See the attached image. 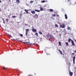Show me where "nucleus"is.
<instances>
[{
  "label": "nucleus",
  "instance_id": "obj_2",
  "mask_svg": "<svg viewBox=\"0 0 76 76\" xmlns=\"http://www.w3.org/2000/svg\"><path fill=\"white\" fill-rule=\"evenodd\" d=\"M66 26L64 24H62L61 25H60V27L62 28H64Z\"/></svg>",
  "mask_w": 76,
  "mask_h": 76
},
{
  "label": "nucleus",
  "instance_id": "obj_26",
  "mask_svg": "<svg viewBox=\"0 0 76 76\" xmlns=\"http://www.w3.org/2000/svg\"><path fill=\"white\" fill-rule=\"evenodd\" d=\"M58 44L59 45L61 46V42H58Z\"/></svg>",
  "mask_w": 76,
  "mask_h": 76
},
{
  "label": "nucleus",
  "instance_id": "obj_28",
  "mask_svg": "<svg viewBox=\"0 0 76 76\" xmlns=\"http://www.w3.org/2000/svg\"><path fill=\"white\" fill-rule=\"evenodd\" d=\"M6 21H8H8H9L8 19H7V18L6 19Z\"/></svg>",
  "mask_w": 76,
  "mask_h": 76
},
{
  "label": "nucleus",
  "instance_id": "obj_33",
  "mask_svg": "<svg viewBox=\"0 0 76 76\" xmlns=\"http://www.w3.org/2000/svg\"><path fill=\"white\" fill-rule=\"evenodd\" d=\"M20 36H21V37H23V34H20Z\"/></svg>",
  "mask_w": 76,
  "mask_h": 76
},
{
  "label": "nucleus",
  "instance_id": "obj_5",
  "mask_svg": "<svg viewBox=\"0 0 76 76\" xmlns=\"http://www.w3.org/2000/svg\"><path fill=\"white\" fill-rule=\"evenodd\" d=\"M47 37H50V38H54V37H53V36H52L50 34H48V35H47Z\"/></svg>",
  "mask_w": 76,
  "mask_h": 76
},
{
  "label": "nucleus",
  "instance_id": "obj_46",
  "mask_svg": "<svg viewBox=\"0 0 76 76\" xmlns=\"http://www.w3.org/2000/svg\"><path fill=\"white\" fill-rule=\"evenodd\" d=\"M68 1H70V0H68Z\"/></svg>",
  "mask_w": 76,
  "mask_h": 76
},
{
  "label": "nucleus",
  "instance_id": "obj_50",
  "mask_svg": "<svg viewBox=\"0 0 76 76\" xmlns=\"http://www.w3.org/2000/svg\"><path fill=\"white\" fill-rule=\"evenodd\" d=\"M17 23H18V22Z\"/></svg>",
  "mask_w": 76,
  "mask_h": 76
},
{
  "label": "nucleus",
  "instance_id": "obj_44",
  "mask_svg": "<svg viewBox=\"0 0 76 76\" xmlns=\"http://www.w3.org/2000/svg\"><path fill=\"white\" fill-rule=\"evenodd\" d=\"M75 41L76 42V40H75Z\"/></svg>",
  "mask_w": 76,
  "mask_h": 76
},
{
  "label": "nucleus",
  "instance_id": "obj_45",
  "mask_svg": "<svg viewBox=\"0 0 76 76\" xmlns=\"http://www.w3.org/2000/svg\"><path fill=\"white\" fill-rule=\"evenodd\" d=\"M71 65V64L70 63H69V65Z\"/></svg>",
  "mask_w": 76,
  "mask_h": 76
},
{
  "label": "nucleus",
  "instance_id": "obj_6",
  "mask_svg": "<svg viewBox=\"0 0 76 76\" xmlns=\"http://www.w3.org/2000/svg\"><path fill=\"white\" fill-rule=\"evenodd\" d=\"M75 57L74 56V57H73V64H75Z\"/></svg>",
  "mask_w": 76,
  "mask_h": 76
},
{
  "label": "nucleus",
  "instance_id": "obj_9",
  "mask_svg": "<svg viewBox=\"0 0 76 76\" xmlns=\"http://www.w3.org/2000/svg\"><path fill=\"white\" fill-rule=\"evenodd\" d=\"M24 11L25 12H26V13L27 14H28L29 13V12H28V10H26V9H25L24 10Z\"/></svg>",
  "mask_w": 76,
  "mask_h": 76
},
{
  "label": "nucleus",
  "instance_id": "obj_49",
  "mask_svg": "<svg viewBox=\"0 0 76 76\" xmlns=\"http://www.w3.org/2000/svg\"><path fill=\"white\" fill-rule=\"evenodd\" d=\"M1 10V8H0V10Z\"/></svg>",
  "mask_w": 76,
  "mask_h": 76
},
{
  "label": "nucleus",
  "instance_id": "obj_20",
  "mask_svg": "<svg viewBox=\"0 0 76 76\" xmlns=\"http://www.w3.org/2000/svg\"><path fill=\"white\" fill-rule=\"evenodd\" d=\"M39 34H40V35L42 34V33L41 32V31H40L39 32Z\"/></svg>",
  "mask_w": 76,
  "mask_h": 76
},
{
  "label": "nucleus",
  "instance_id": "obj_11",
  "mask_svg": "<svg viewBox=\"0 0 76 76\" xmlns=\"http://www.w3.org/2000/svg\"><path fill=\"white\" fill-rule=\"evenodd\" d=\"M44 10V9L43 8V7H40V10L41 11H42Z\"/></svg>",
  "mask_w": 76,
  "mask_h": 76
},
{
  "label": "nucleus",
  "instance_id": "obj_47",
  "mask_svg": "<svg viewBox=\"0 0 76 76\" xmlns=\"http://www.w3.org/2000/svg\"><path fill=\"white\" fill-rule=\"evenodd\" d=\"M64 30H65V29H64Z\"/></svg>",
  "mask_w": 76,
  "mask_h": 76
},
{
  "label": "nucleus",
  "instance_id": "obj_35",
  "mask_svg": "<svg viewBox=\"0 0 76 76\" xmlns=\"http://www.w3.org/2000/svg\"><path fill=\"white\" fill-rule=\"evenodd\" d=\"M3 69L4 70H5L6 69V68L5 67H4V68H3Z\"/></svg>",
  "mask_w": 76,
  "mask_h": 76
},
{
  "label": "nucleus",
  "instance_id": "obj_25",
  "mask_svg": "<svg viewBox=\"0 0 76 76\" xmlns=\"http://www.w3.org/2000/svg\"><path fill=\"white\" fill-rule=\"evenodd\" d=\"M2 19L3 20L4 23L5 24V20L3 18H2Z\"/></svg>",
  "mask_w": 76,
  "mask_h": 76
},
{
  "label": "nucleus",
  "instance_id": "obj_31",
  "mask_svg": "<svg viewBox=\"0 0 76 76\" xmlns=\"http://www.w3.org/2000/svg\"><path fill=\"white\" fill-rule=\"evenodd\" d=\"M55 26H56V27H58V26L57 24H55Z\"/></svg>",
  "mask_w": 76,
  "mask_h": 76
},
{
  "label": "nucleus",
  "instance_id": "obj_36",
  "mask_svg": "<svg viewBox=\"0 0 76 76\" xmlns=\"http://www.w3.org/2000/svg\"><path fill=\"white\" fill-rule=\"evenodd\" d=\"M57 17H59V15H58L57 14Z\"/></svg>",
  "mask_w": 76,
  "mask_h": 76
},
{
  "label": "nucleus",
  "instance_id": "obj_7",
  "mask_svg": "<svg viewBox=\"0 0 76 76\" xmlns=\"http://www.w3.org/2000/svg\"><path fill=\"white\" fill-rule=\"evenodd\" d=\"M69 75L70 76H72L73 75V72H71L70 71V72H69Z\"/></svg>",
  "mask_w": 76,
  "mask_h": 76
},
{
  "label": "nucleus",
  "instance_id": "obj_15",
  "mask_svg": "<svg viewBox=\"0 0 76 76\" xmlns=\"http://www.w3.org/2000/svg\"><path fill=\"white\" fill-rule=\"evenodd\" d=\"M58 51L61 54H62V52L61 50H58Z\"/></svg>",
  "mask_w": 76,
  "mask_h": 76
},
{
  "label": "nucleus",
  "instance_id": "obj_41",
  "mask_svg": "<svg viewBox=\"0 0 76 76\" xmlns=\"http://www.w3.org/2000/svg\"><path fill=\"white\" fill-rule=\"evenodd\" d=\"M28 76H32V75H28Z\"/></svg>",
  "mask_w": 76,
  "mask_h": 76
},
{
  "label": "nucleus",
  "instance_id": "obj_14",
  "mask_svg": "<svg viewBox=\"0 0 76 76\" xmlns=\"http://www.w3.org/2000/svg\"><path fill=\"white\" fill-rule=\"evenodd\" d=\"M65 19H67L68 18H67V15L66 14H65Z\"/></svg>",
  "mask_w": 76,
  "mask_h": 76
},
{
  "label": "nucleus",
  "instance_id": "obj_29",
  "mask_svg": "<svg viewBox=\"0 0 76 76\" xmlns=\"http://www.w3.org/2000/svg\"><path fill=\"white\" fill-rule=\"evenodd\" d=\"M29 43H30L29 42H26V44L27 45H28L29 44Z\"/></svg>",
  "mask_w": 76,
  "mask_h": 76
},
{
  "label": "nucleus",
  "instance_id": "obj_48",
  "mask_svg": "<svg viewBox=\"0 0 76 76\" xmlns=\"http://www.w3.org/2000/svg\"><path fill=\"white\" fill-rule=\"evenodd\" d=\"M34 75H36V74H34Z\"/></svg>",
  "mask_w": 76,
  "mask_h": 76
},
{
  "label": "nucleus",
  "instance_id": "obj_30",
  "mask_svg": "<svg viewBox=\"0 0 76 76\" xmlns=\"http://www.w3.org/2000/svg\"><path fill=\"white\" fill-rule=\"evenodd\" d=\"M33 3V1H31L30 2V3L31 4L32 3Z\"/></svg>",
  "mask_w": 76,
  "mask_h": 76
},
{
  "label": "nucleus",
  "instance_id": "obj_4",
  "mask_svg": "<svg viewBox=\"0 0 76 76\" xmlns=\"http://www.w3.org/2000/svg\"><path fill=\"white\" fill-rule=\"evenodd\" d=\"M32 31L33 32H36L37 31V30L36 29H35V28H34L33 29V28H32Z\"/></svg>",
  "mask_w": 76,
  "mask_h": 76
},
{
  "label": "nucleus",
  "instance_id": "obj_34",
  "mask_svg": "<svg viewBox=\"0 0 76 76\" xmlns=\"http://www.w3.org/2000/svg\"><path fill=\"white\" fill-rule=\"evenodd\" d=\"M23 43H24V44H26V42H23Z\"/></svg>",
  "mask_w": 76,
  "mask_h": 76
},
{
  "label": "nucleus",
  "instance_id": "obj_10",
  "mask_svg": "<svg viewBox=\"0 0 76 76\" xmlns=\"http://www.w3.org/2000/svg\"><path fill=\"white\" fill-rule=\"evenodd\" d=\"M31 13L32 14H35V11H34V10L31 11Z\"/></svg>",
  "mask_w": 76,
  "mask_h": 76
},
{
  "label": "nucleus",
  "instance_id": "obj_22",
  "mask_svg": "<svg viewBox=\"0 0 76 76\" xmlns=\"http://www.w3.org/2000/svg\"><path fill=\"white\" fill-rule=\"evenodd\" d=\"M65 44H66V46H67V45H69V44L68 42H66Z\"/></svg>",
  "mask_w": 76,
  "mask_h": 76
},
{
  "label": "nucleus",
  "instance_id": "obj_32",
  "mask_svg": "<svg viewBox=\"0 0 76 76\" xmlns=\"http://www.w3.org/2000/svg\"><path fill=\"white\" fill-rule=\"evenodd\" d=\"M52 16H53L55 17V14L52 15Z\"/></svg>",
  "mask_w": 76,
  "mask_h": 76
},
{
  "label": "nucleus",
  "instance_id": "obj_12",
  "mask_svg": "<svg viewBox=\"0 0 76 76\" xmlns=\"http://www.w3.org/2000/svg\"><path fill=\"white\" fill-rule=\"evenodd\" d=\"M71 40V38H69L68 39V42H70L71 41V40Z\"/></svg>",
  "mask_w": 76,
  "mask_h": 76
},
{
  "label": "nucleus",
  "instance_id": "obj_16",
  "mask_svg": "<svg viewBox=\"0 0 76 76\" xmlns=\"http://www.w3.org/2000/svg\"><path fill=\"white\" fill-rule=\"evenodd\" d=\"M16 1L17 2V3H20L19 0H16Z\"/></svg>",
  "mask_w": 76,
  "mask_h": 76
},
{
  "label": "nucleus",
  "instance_id": "obj_1",
  "mask_svg": "<svg viewBox=\"0 0 76 76\" xmlns=\"http://www.w3.org/2000/svg\"><path fill=\"white\" fill-rule=\"evenodd\" d=\"M29 31V30L28 29H26V36H27V35L28 34V32Z\"/></svg>",
  "mask_w": 76,
  "mask_h": 76
},
{
  "label": "nucleus",
  "instance_id": "obj_27",
  "mask_svg": "<svg viewBox=\"0 0 76 76\" xmlns=\"http://www.w3.org/2000/svg\"><path fill=\"white\" fill-rule=\"evenodd\" d=\"M45 2V1H41V3H44Z\"/></svg>",
  "mask_w": 76,
  "mask_h": 76
},
{
  "label": "nucleus",
  "instance_id": "obj_37",
  "mask_svg": "<svg viewBox=\"0 0 76 76\" xmlns=\"http://www.w3.org/2000/svg\"><path fill=\"white\" fill-rule=\"evenodd\" d=\"M74 53H76V50H75V51H74Z\"/></svg>",
  "mask_w": 76,
  "mask_h": 76
},
{
  "label": "nucleus",
  "instance_id": "obj_13",
  "mask_svg": "<svg viewBox=\"0 0 76 76\" xmlns=\"http://www.w3.org/2000/svg\"><path fill=\"white\" fill-rule=\"evenodd\" d=\"M34 11H35L36 12H40V10H34Z\"/></svg>",
  "mask_w": 76,
  "mask_h": 76
},
{
  "label": "nucleus",
  "instance_id": "obj_38",
  "mask_svg": "<svg viewBox=\"0 0 76 76\" xmlns=\"http://www.w3.org/2000/svg\"><path fill=\"white\" fill-rule=\"evenodd\" d=\"M8 35H9V36L10 37H12V36H10V35L8 34Z\"/></svg>",
  "mask_w": 76,
  "mask_h": 76
},
{
  "label": "nucleus",
  "instance_id": "obj_43",
  "mask_svg": "<svg viewBox=\"0 0 76 76\" xmlns=\"http://www.w3.org/2000/svg\"><path fill=\"white\" fill-rule=\"evenodd\" d=\"M75 4H76V2H75Z\"/></svg>",
  "mask_w": 76,
  "mask_h": 76
},
{
  "label": "nucleus",
  "instance_id": "obj_17",
  "mask_svg": "<svg viewBox=\"0 0 76 76\" xmlns=\"http://www.w3.org/2000/svg\"><path fill=\"white\" fill-rule=\"evenodd\" d=\"M50 12H53V10L52 9H50Z\"/></svg>",
  "mask_w": 76,
  "mask_h": 76
},
{
  "label": "nucleus",
  "instance_id": "obj_8",
  "mask_svg": "<svg viewBox=\"0 0 76 76\" xmlns=\"http://www.w3.org/2000/svg\"><path fill=\"white\" fill-rule=\"evenodd\" d=\"M71 43L72 44V46H74L75 45V44L74 43V42L73 41V40H71Z\"/></svg>",
  "mask_w": 76,
  "mask_h": 76
},
{
  "label": "nucleus",
  "instance_id": "obj_3",
  "mask_svg": "<svg viewBox=\"0 0 76 76\" xmlns=\"http://www.w3.org/2000/svg\"><path fill=\"white\" fill-rule=\"evenodd\" d=\"M33 18H38V15L37 14H35L33 16Z\"/></svg>",
  "mask_w": 76,
  "mask_h": 76
},
{
  "label": "nucleus",
  "instance_id": "obj_23",
  "mask_svg": "<svg viewBox=\"0 0 76 76\" xmlns=\"http://www.w3.org/2000/svg\"><path fill=\"white\" fill-rule=\"evenodd\" d=\"M67 29H68V30H70V28L69 26H68L67 27Z\"/></svg>",
  "mask_w": 76,
  "mask_h": 76
},
{
  "label": "nucleus",
  "instance_id": "obj_21",
  "mask_svg": "<svg viewBox=\"0 0 76 76\" xmlns=\"http://www.w3.org/2000/svg\"><path fill=\"white\" fill-rule=\"evenodd\" d=\"M35 34L36 35V36L37 37H38V34L37 33V32L36 33H35Z\"/></svg>",
  "mask_w": 76,
  "mask_h": 76
},
{
  "label": "nucleus",
  "instance_id": "obj_19",
  "mask_svg": "<svg viewBox=\"0 0 76 76\" xmlns=\"http://www.w3.org/2000/svg\"><path fill=\"white\" fill-rule=\"evenodd\" d=\"M16 17H17L15 15L12 16V18H16Z\"/></svg>",
  "mask_w": 76,
  "mask_h": 76
},
{
  "label": "nucleus",
  "instance_id": "obj_42",
  "mask_svg": "<svg viewBox=\"0 0 76 76\" xmlns=\"http://www.w3.org/2000/svg\"><path fill=\"white\" fill-rule=\"evenodd\" d=\"M0 3H1V0H0Z\"/></svg>",
  "mask_w": 76,
  "mask_h": 76
},
{
  "label": "nucleus",
  "instance_id": "obj_39",
  "mask_svg": "<svg viewBox=\"0 0 76 76\" xmlns=\"http://www.w3.org/2000/svg\"><path fill=\"white\" fill-rule=\"evenodd\" d=\"M72 54L73 55H74V53H72Z\"/></svg>",
  "mask_w": 76,
  "mask_h": 76
},
{
  "label": "nucleus",
  "instance_id": "obj_24",
  "mask_svg": "<svg viewBox=\"0 0 76 76\" xmlns=\"http://www.w3.org/2000/svg\"><path fill=\"white\" fill-rule=\"evenodd\" d=\"M19 39L18 38H16V39H15V41H18Z\"/></svg>",
  "mask_w": 76,
  "mask_h": 76
},
{
  "label": "nucleus",
  "instance_id": "obj_18",
  "mask_svg": "<svg viewBox=\"0 0 76 76\" xmlns=\"http://www.w3.org/2000/svg\"><path fill=\"white\" fill-rule=\"evenodd\" d=\"M22 15V13H20L19 15V17L20 18H21V16Z\"/></svg>",
  "mask_w": 76,
  "mask_h": 76
},
{
  "label": "nucleus",
  "instance_id": "obj_40",
  "mask_svg": "<svg viewBox=\"0 0 76 76\" xmlns=\"http://www.w3.org/2000/svg\"><path fill=\"white\" fill-rule=\"evenodd\" d=\"M25 25L26 26L27 25V24L26 23H25Z\"/></svg>",
  "mask_w": 76,
  "mask_h": 76
}]
</instances>
